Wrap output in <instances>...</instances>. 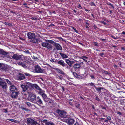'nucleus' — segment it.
Masks as SVG:
<instances>
[{
    "label": "nucleus",
    "mask_w": 125,
    "mask_h": 125,
    "mask_svg": "<svg viewBox=\"0 0 125 125\" xmlns=\"http://www.w3.org/2000/svg\"><path fill=\"white\" fill-rule=\"evenodd\" d=\"M107 119L109 120H110L111 119V118L110 116H108L107 117Z\"/></svg>",
    "instance_id": "69168bd1"
},
{
    "label": "nucleus",
    "mask_w": 125,
    "mask_h": 125,
    "mask_svg": "<svg viewBox=\"0 0 125 125\" xmlns=\"http://www.w3.org/2000/svg\"><path fill=\"white\" fill-rule=\"evenodd\" d=\"M72 28L74 30V31H75L76 33H78L77 31L76 30L75 28L74 27H73Z\"/></svg>",
    "instance_id": "49530a36"
},
{
    "label": "nucleus",
    "mask_w": 125,
    "mask_h": 125,
    "mask_svg": "<svg viewBox=\"0 0 125 125\" xmlns=\"http://www.w3.org/2000/svg\"><path fill=\"white\" fill-rule=\"evenodd\" d=\"M118 64L120 66H121L122 64L121 62L120 61L118 63Z\"/></svg>",
    "instance_id": "0e129e2a"
},
{
    "label": "nucleus",
    "mask_w": 125,
    "mask_h": 125,
    "mask_svg": "<svg viewBox=\"0 0 125 125\" xmlns=\"http://www.w3.org/2000/svg\"><path fill=\"white\" fill-rule=\"evenodd\" d=\"M104 53H100L99 54L100 55L101 57H103V56L104 55Z\"/></svg>",
    "instance_id": "09e8293b"
},
{
    "label": "nucleus",
    "mask_w": 125,
    "mask_h": 125,
    "mask_svg": "<svg viewBox=\"0 0 125 125\" xmlns=\"http://www.w3.org/2000/svg\"><path fill=\"white\" fill-rule=\"evenodd\" d=\"M59 54L63 59L67 58L68 57V54H65L64 53H60Z\"/></svg>",
    "instance_id": "6ab92c4d"
},
{
    "label": "nucleus",
    "mask_w": 125,
    "mask_h": 125,
    "mask_svg": "<svg viewBox=\"0 0 125 125\" xmlns=\"http://www.w3.org/2000/svg\"><path fill=\"white\" fill-rule=\"evenodd\" d=\"M97 91L98 92H99V93L101 92V90L102 89H103V88L99 87V88L96 87L95 88Z\"/></svg>",
    "instance_id": "7c9ffc66"
},
{
    "label": "nucleus",
    "mask_w": 125,
    "mask_h": 125,
    "mask_svg": "<svg viewBox=\"0 0 125 125\" xmlns=\"http://www.w3.org/2000/svg\"><path fill=\"white\" fill-rule=\"evenodd\" d=\"M103 72L105 74H107L108 75H109L110 74V73L108 72L107 71L105 70H103Z\"/></svg>",
    "instance_id": "4c0bfd02"
},
{
    "label": "nucleus",
    "mask_w": 125,
    "mask_h": 125,
    "mask_svg": "<svg viewBox=\"0 0 125 125\" xmlns=\"http://www.w3.org/2000/svg\"><path fill=\"white\" fill-rule=\"evenodd\" d=\"M41 44L42 46L47 48L48 49L52 50V45L46 42H42Z\"/></svg>",
    "instance_id": "7ed1b4c3"
},
{
    "label": "nucleus",
    "mask_w": 125,
    "mask_h": 125,
    "mask_svg": "<svg viewBox=\"0 0 125 125\" xmlns=\"http://www.w3.org/2000/svg\"><path fill=\"white\" fill-rule=\"evenodd\" d=\"M0 54L3 55L7 54L6 52L3 50L1 49H0Z\"/></svg>",
    "instance_id": "cd10ccee"
},
{
    "label": "nucleus",
    "mask_w": 125,
    "mask_h": 125,
    "mask_svg": "<svg viewBox=\"0 0 125 125\" xmlns=\"http://www.w3.org/2000/svg\"><path fill=\"white\" fill-rule=\"evenodd\" d=\"M91 5L92 6H95V3L93 2H92L91 3Z\"/></svg>",
    "instance_id": "13d9d810"
},
{
    "label": "nucleus",
    "mask_w": 125,
    "mask_h": 125,
    "mask_svg": "<svg viewBox=\"0 0 125 125\" xmlns=\"http://www.w3.org/2000/svg\"><path fill=\"white\" fill-rule=\"evenodd\" d=\"M46 41L49 42V43L52 44L54 45L55 44V43H56L53 41L51 40H46Z\"/></svg>",
    "instance_id": "c85d7f7f"
},
{
    "label": "nucleus",
    "mask_w": 125,
    "mask_h": 125,
    "mask_svg": "<svg viewBox=\"0 0 125 125\" xmlns=\"http://www.w3.org/2000/svg\"><path fill=\"white\" fill-rule=\"evenodd\" d=\"M54 45L57 50H62V48L59 44L56 43Z\"/></svg>",
    "instance_id": "ddd939ff"
},
{
    "label": "nucleus",
    "mask_w": 125,
    "mask_h": 125,
    "mask_svg": "<svg viewBox=\"0 0 125 125\" xmlns=\"http://www.w3.org/2000/svg\"><path fill=\"white\" fill-rule=\"evenodd\" d=\"M78 8H79L80 9H82V7L81 6V5H80V4L78 5Z\"/></svg>",
    "instance_id": "680f3d73"
},
{
    "label": "nucleus",
    "mask_w": 125,
    "mask_h": 125,
    "mask_svg": "<svg viewBox=\"0 0 125 125\" xmlns=\"http://www.w3.org/2000/svg\"><path fill=\"white\" fill-rule=\"evenodd\" d=\"M65 66L66 67H65L68 69H70V67L67 66V64H65Z\"/></svg>",
    "instance_id": "5fc2aeb1"
},
{
    "label": "nucleus",
    "mask_w": 125,
    "mask_h": 125,
    "mask_svg": "<svg viewBox=\"0 0 125 125\" xmlns=\"http://www.w3.org/2000/svg\"><path fill=\"white\" fill-rule=\"evenodd\" d=\"M90 77H91V78L92 79H94L95 78V77L93 75H91Z\"/></svg>",
    "instance_id": "603ef678"
},
{
    "label": "nucleus",
    "mask_w": 125,
    "mask_h": 125,
    "mask_svg": "<svg viewBox=\"0 0 125 125\" xmlns=\"http://www.w3.org/2000/svg\"><path fill=\"white\" fill-rule=\"evenodd\" d=\"M24 74L26 75V76H27L29 77L31 76V75L29 74V73H24Z\"/></svg>",
    "instance_id": "c03bdc74"
},
{
    "label": "nucleus",
    "mask_w": 125,
    "mask_h": 125,
    "mask_svg": "<svg viewBox=\"0 0 125 125\" xmlns=\"http://www.w3.org/2000/svg\"><path fill=\"white\" fill-rule=\"evenodd\" d=\"M12 57L14 59L17 60H20L21 59V55L19 56L15 54L13 55Z\"/></svg>",
    "instance_id": "f3484780"
},
{
    "label": "nucleus",
    "mask_w": 125,
    "mask_h": 125,
    "mask_svg": "<svg viewBox=\"0 0 125 125\" xmlns=\"http://www.w3.org/2000/svg\"><path fill=\"white\" fill-rule=\"evenodd\" d=\"M88 57L85 56H82L81 57H80V58L83 59V60H84L86 62H87V60L84 59H88Z\"/></svg>",
    "instance_id": "473e14b6"
},
{
    "label": "nucleus",
    "mask_w": 125,
    "mask_h": 125,
    "mask_svg": "<svg viewBox=\"0 0 125 125\" xmlns=\"http://www.w3.org/2000/svg\"><path fill=\"white\" fill-rule=\"evenodd\" d=\"M18 65H20L24 68H27V66L26 65L25 62H19L18 63Z\"/></svg>",
    "instance_id": "2eb2a0df"
},
{
    "label": "nucleus",
    "mask_w": 125,
    "mask_h": 125,
    "mask_svg": "<svg viewBox=\"0 0 125 125\" xmlns=\"http://www.w3.org/2000/svg\"><path fill=\"white\" fill-rule=\"evenodd\" d=\"M50 61L52 62H55L56 61H54V60L52 59H51Z\"/></svg>",
    "instance_id": "3c124183"
},
{
    "label": "nucleus",
    "mask_w": 125,
    "mask_h": 125,
    "mask_svg": "<svg viewBox=\"0 0 125 125\" xmlns=\"http://www.w3.org/2000/svg\"><path fill=\"white\" fill-rule=\"evenodd\" d=\"M57 113L59 116L62 117L66 118L67 116L66 112L63 111L59 110L57 111Z\"/></svg>",
    "instance_id": "39448f33"
},
{
    "label": "nucleus",
    "mask_w": 125,
    "mask_h": 125,
    "mask_svg": "<svg viewBox=\"0 0 125 125\" xmlns=\"http://www.w3.org/2000/svg\"><path fill=\"white\" fill-rule=\"evenodd\" d=\"M100 22L101 23H102L103 24H104V25H106V23L105 22H104V21H101Z\"/></svg>",
    "instance_id": "bf43d9fd"
},
{
    "label": "nucleus",
    "mask_w": 125,
    "mask_h": 125,
    "mask_svg": "<svg viewBox=\"0 0 125 125\" xmlns=\"http://www.w3.org/2000/svg\"><path fill=\"white\" fill-rule=\"evenodd\" d=\"M19 94V92H18L13 91L12 92L11 94V96L13 98H16Z\"/></svg>",
    "instance_id": "f8f14e48"
},
{
    "label": "nucleus",
    "mask_w": 125,
    "mask_h": 125,
    "mask_svg": "<svg viewBox=\"0 0 125 125\" xmlns=\"http://www.w3.org/2000/svg\"><path fill=\"white\" fill-rule=\"evenodd\" d=\"M27 35L29 39H32L33 38L35 37L36 36L34 33L31 32H28L27 33Z\"/></svg>",
    "instance_id": "9d476101"
},
{
    "label": "nucleus",
    "mask_w": 125,
    "mask_h": 125,
    "mask_svg": "<svg viewBox=\"0 0 125 125\" xmlns=\"http://www.w3.org/2000/svg\"><path fill=\"white\" fill-rule=\"evenodd\" d=\"M73 74L75 77L79 78H80L81 76L80 75L77 74L75 72H73Z\"/></svg>",
    "instance_id": "393cba45"
},
{
    "label": "nucleus",
    "mask_w": 125,
    "mask_h": 125,
    "mask_svg": "<svg viewBox=\"0 0 125 125\" xmlns=\"http://www.w3.org/2000/svg\"><path fill=\"white\" fill-rule=\"evenodd\" d=\"M107 4L108 5H109L111 6L113 8H114V6L112 4L110 3V2H109L107 3Z\"/></svg>",
    "instance_id": "ea45409f"
},
{
    "label": "nucleus",
    "mask_w": 125,
    "mask_h": 125,
    "mask_svg": "<svg viewBox=\"0 0 125 125\" xmlns=\"http://www.w3.org/2000/svg\"><path fill=\"white\" fill-rule=\"evenodd\" d=\"M0 86L3 89L7 88V84L6 82L3 81V78L0 77Z\"/></svg>",
    "instance_id": "20e7f679"
},
{
    "label": "nucleus",
    "mask_w": 125,
    "mask_h": 125,
    "mask_svg": "<svg viewBox=\"0 0 125 125\" xmlns=\"http://www.w3.org/2000/svg\"><path fill=\"white\" fill-rule=\"evenodd\" d=\"M73 67L75 69H78L80 67V65H79L78 63H76L74 65Z\"/></svg>",
    "instance_id": "a878e982"
},
{
    "label": "nucleus",
    "mask_w": 125,
    "mask_h": 125,
    "mask_svg": "<svg viewBox=\"0 0 125 125\" xmlns=\"http://www.w3.org/2000/svg\"><path fill=\"white\" fill-rule=\"evenodd\" d=\"M74 125H79V123L78 122H76Z\"/></svg>",
    "instance_id": "774afa93"
},
{
    "label": "nucleus",
    "mask_w": 125,
    "mask_h": 125,
    "mask_svg": "<svg viewBox=\"0 0 125 125\" xmlns=\"http://www.w3.org/2000/svg\"><path fill=\"white\" fill-rule=\"evenodd\" d=\"M46 125H55V124L52 122H46L45 123Z\"/></svg>",
    "instance_id": "2f4dec72"
},
{
    "label": "nucleus",
    "mask_w": 125,
    "mask_h": 125,
    "mask_svg": "<svg viewBox=\"0 0 125 125\" xmlns=\"http://www.w3.org/2000/svg\"><path fill=\"white\" fill-rule=\"evenodd\" d=\"M3 111L5 113H8V112L7 109H3Z\"/></svg>",
    "instance_id": "37998d69"
},
{
    "label": "nucleus",
    "mask_w": 125,
    "mask_h": 125,
    "mask_svg": "<svg viewBox=\"0 0 125 125\" xmlns=\"http://www.w3.org/2000/svg\"><path fill=\"white\" fill-rule=\"evenodd\" d=\"M16 88L14 85H12L10 86L9 87L10 92H13L16 90Z\"/></svg>",
    "instance_id": "aec40b11"
},
{
    "label": "nucleus",
    "mask_w": 125,
    "mask_h": 125,
    "mask_svg": "<svg viewBox=\"0 0 125 125\" xmlns=\"http://www.w3.org/2000/svg\"><path fill=\"white\" fill-rule=\"evenodd\" d=\"M33 84L29 82H25L23 83L21 86L22 88V91L25 92L28 89H33Z\"/></svg>",
    "instance_id": "f257e3e1"
},
{
    "label": "nucleus",
    "mask_w": 125,
    "mask_h": 125,
    "mask_svg": "<svg viewBox=\"0 0 125 125\" xmlns=\"http://www.w3.org/2000/svg\"><path fill=\"white\" fill-rule=\"evenodd\" d=\"M27 124L29 125H33L37 124V123L36 121H34L32 119L30 118L28 119Z\"/></svg>",
    "instance_id": "423d86ee"
},
{
    "label": "nucleus",
    "mask_w": 125,
    "mask_h": 125,
    "mask_svg": "<svg viewBox=\"0 0 125 125\" xmlns=\"http://www.w3.org/2000/svg\"><path fill=\"white\" fill-rule=\"evenodd\" d=\"M52 26H55V25L52 23H51L48 25V27H50Z\"/></svg>",
    "instance_id": "864d4df0"
},
{
    "label": "nucleus",
    "mask_w": 125,
    "mask_h": 125,
    "mask_svg": "<svg viewBox=\"0 0 125 125\" xmlns=\"http://www.w3.org/2000/svg\"><path fill=\"white\" fill-rule=\"evenodd\" d=\"M58 39H59L61 41H65V40L64 39H63L62 37H58Z\"/></svg>",
    "instance_id": "a19ab883"
},
{
    "label": "nucleus",
    "mask_w": 125,
    "mask_h": 125,
    "mask_svg": "<svg viewBox=\"0 0 125 125\" xmlns=\"http://www.w3.org/2000/svg\"><path fill=\"white\" fill-rule=\"evenodd\" d=\"M32 58L34 59H37L38 58L37 57L35 56H33L32 57Z\"/></svg>",
    "instance_id": "a18cd8bd"
},
{
    "label": "nucleus",
    "mask_w": 125,
    "mask_h": 125,
    "mask_svg": "<svg viewBox=\"0 0 125 125\" xmlns=\"http://www.w3.org/2000/svg\"><path fill=\"white\" fill-rule=\"evenodd\" d=\"M31 19L32 20H37V18L36 17H32L31 18Z\"/></svg>",
    "instance_id": "4d7b16f0"
},
{
    "label": "nucleus",
    "mask_w": 125,
    "mask_h": 125,
    "mask_svg": "<svg viewBox=\"0 0 125 125\" xmlns=\"http://www.w3.org/2000/svg\"><path fill=\"white\" fill-rule=\"evenodd\" d=\"M7 65L1 63V67H0L4 70H5L7 69Z\"/></svg>",
    "instance_id": "5701e85b"
},
{
    "label": "nucleus",
    "mask_w": 125,
    "mask_h": 125,
    "mask_svg": "<svg viewBox=\"0 0 125 125\" xmlns=\"http://www.w3.org/2000/svg\"><path fill=\"white\" fill-rule=\"evenodd\" d=\"M66 62L70 67L72 66V64L75 62L74 61H71L69 59H66Z\"/></svg>",
    "instance_id": "4468645a"
},
{
    "label": "nucleus",
    "mask_w": 125,
    "mask_h": 125,
    "mask_svg": "<svg viewBox=\"0 0 125 125\" xmlns=\"http://www.w3.org/2000/svg\"><path fill=\"white\" fill-rule=\"evenodd\" d=\"M79 65H80V67H81L82 66L83 64V63L82 62H81L80 63H78Z\"/></svg>",
    "instance_id": "de8ad7c7"
},
{
    "label": "nucleus",
    "mask_w": 125,
    "mask_h": 125,
    "mask_svg": "<svg viewBox=\"0 0 125 125\" xmlns=\"http://www.w3.org/2000/svg\"><path fill=\"white\" fill-rule=\"evenodd\" d=\"M30 42H32L36 43L39 42V40L37 38H33L31 40Z\"/></svg>",
    "instance_id": "412c9836"
},
{
    "label": "nucleus",
    "mask_w": 125,
    "mask_h": 125,
    "mask_svg": "<svg viewBox=\"0 0 125 125\" xmlns=\"http://www.w3.org/2000/svg\"><path fill=\"white\" fill-rule=\"evenodd\" d=\"M86 85L87 86H91L92 87H94L95 88L96 87V86L94 83L92 82H91L88 84H86Z\"/></svg>",
    "instance_id": "b1692460"
},
{
    "label": "nucleus",
    "mask_w": 125,
    "mask_h": 125,
    "mask_svg": "<svg viewBox=\"0 0 125 125\" xmlns=\"http://www.w3.org/2000/svg\"><path fill=\"white\" fill-rule=\"evenodd\" d=\"M34 87L36 89L39 90L41 89L36 84H33V89Z\"/></svg>",
    "instance_id": "72a5a7b5"
},
{
    "label": "nucleus",
    "mask_w": 125,
    "mask_h": 125,
    "mask_svg": "<svg viewBox=\"0 0 125 125\" xmlns=\"http://www.w3.org/2000/svg\"><path fill=\"white\" fill-rule=\"evenodd\" d=\"M56 70L58 73L62 75H65V73L61 69L57 68Z\"/></svg>",
    "instance_id": "4be33fe9"
},
{
    "label": "nucleus",
    "mask_w": 125,
    "mask_h": 125,
    "mask_svg": "<svg viewBox=\"0 0 125 125\" xmlns=\"http://www.w3.org/2000/svg\"><path fill=\"white\" fill-rule=\"evenodd\" d=\"M93 27H94V29L96 30H98L99 29V28H97V27L96 26L95 24H94L93 26Z\"/></svg>",
    "instance_id": "79ce46f5"
},
{
    "label": "nucleus",
    "mask_w": 125,
    "mask_h": 125,
    "mask_svg": "<svg viewBox=\"0 0 125 125\" xmlns=\"http://www.w3.org/2000/svg\"><path fill=\"white\" fill-rule=\"evenodd\" d=\"M35 70L36 73H43L45 71V70L44 69L41 68L40 67L37 65L35 67Z\"/></svg>",
    "instance_id": "0eeeda50"
},
{
    "label": "nucleus",
    "mask_w": 125,
    "mask_h": 125,
    "mask_svg": "<svg viewBox=\"0 0 125 125\" xmlns=\"http://www.w3.org/2000/svg\"><path fill=\"white\" fill-rule=\"evenodd\" d=\"M94 45L97 46H98V43L97 42H94Z\"/></svg>",
    "instance_id": "6e6d98bb"
},
{
    "label": "nucleus",
    "mask_w": 125,
    "mask_h": 125,
    "mask_svg": "<svg viewBox=\"0 0 125 125\" xmlns=\"http://www.w3.org/2000/svg\"><path fill=\"white\" fill-rule=\"evenodd\" d=\"M50 100H51V101H49L47 103V104L48 105H49L51 106L53 104V101L52 100H51L50 99Z\"/></svg>",
    "instance_id": "c756f323"
},
{
    "label": "nucleus",
    "mask_w": 125,
    "mask_h": 125,
    "mask_svg": "<svg viewBox=\"0 0 125 125\" xmlns=\"http://www.w3.org/2000/svg\"><path fill=\"white\" fill-rule=\"evenodd\" d=\"M35 100L36 101V103L37 102L40 104H43V102L39 96H38L37 98H36Z\"/></svg>",
    "instance_id": "a211bd4d"
},
{
    "label": "nucleus",
    "mask_w": 125,
    "mask_h": 125,
    "mask_svg": "<svg viewBox=\"0 0 125 125\" xmlns=\"http://www.w3.org/2000/svg\"><path fill=\"white\" fill-rule=\"evenodd\" d=\"M5 81H6L8 84L11 85L12 84V82L8 79H5Z\"/></svg>",
    "instance_id": "f704fd0d"
},
{
    "label": "nucleus",
    "mask_w": 125,
    "mask_h": 125,
    "mask_svg": "<svg viewBox=\"0 0 125 125\" xmlns=\"http://www.w3.org/2000/svg\"><path fill=\"white\" fill-rule=\"evenodd\" d=\"M7 120H9V121H11L12 122H14V119H8Z\"/></svg>",
    "instance_id": "e2e57ef3"
},
{
    "label": "nucleus",
    "mask_w": 125,
    "mask_h": 125,
    "mask_svg": "<svg viewBox=\"0 0 125 125\" xmlns=\"http://www.w3.org/2000/svg\"><path fill=\"white\" fill-rule=\"evenodd\" d=\"M44 93L45 91L41 89L39 90L38 92V94L41 95H42V94H43Z\"/></svg>",
    "instance_id": "bb28decb"
},
{
    "label": "nucleus",
    "mask_w": 125,
    "mask_h": 125,
    "mask_svg": "<svg viewBox=\"0 0 125 125\" xmlns=\"http://www.w3.org/2000/svg\"><path fill=\"white\" fill-rule=\"evenodd\" d=\"M23 52L27 54H30L31 53V52H29V50L27 49L23 51Z\"/></svg>",
    "instance_id": "c9c22d12"
},
{
    "label": "nucleus",
    "mask_w": 125,
    "mask_h": 125,
    "mask_svg": "<svg viewBox=\"0 0 125 125\" xmlns=\"http://www.w3.org/2000/svg\"><path fill=\"white\" fill-rule=\"evenodd\" d=\"M7 25H8L9 26H12V24L11 23H9L8 22Z\"/></svg>",
    "instance_id": "052dcab7"
},
{
    "label": "nucleus",
    "mask_w": 125,
    "mask_h": 125,
    "mask_svg": "<svg viewBox=\"0 0 125 125\" xmlns=\"http://www.w3.org/2000/svg\"><path fill=\"white\" fill-rule=\"evenodd\" d=\"M26 104L29 107H30L31 106H33V105L34 106V105H31V103H30L29 102H26Z\"/></svg>",
    "instance_id": "e433bc0d"
},
{
    "label": "nucleus",
    "mask_w": 125,
    "mask_h": 125,
    "mask_svg": "<svg viewBox=\"0 0 125 125\" xmlns=\"http://www.w3.org/2000/svg\"><path fill=\"white\" fill-rule=\"evenodd\" d=\"M21 109H22L24 110L25 111H27V110H28V109L27 108H24V107H21Z\"/></svg>",
    "instance_id": "8fccbe9b"
},
{
    "label": "nucleus",
    "mask_w": 125,
    "mask_h": 125,
    "mask_svg": "<svg viewBox=\"0 0 125 125\" xmlns=\"http://www.w3.org/2000/svg\"><path fill=\"white\" fill-rule=\"evenodd\" d=\"M124 103H124L123 102H122L121 103V105H125V104H124Z\"/></svg>",
    "instance_id": "338daca9"
},
{
    "label": "nucleus",
    "mask_w": 125,
    "mask_h": 125,
    "mask_svg": "<svg viewBox=\"0 0 125 125\" xmlns=\"http://www.w3.org/2000/svg\"><path fill=\"white\" fill-rule=\"evenodd\" d=\"M57 78H59L61 80H62L63 79V77L61 75H59L57 76Z\"/></svg>",
    "instance_id": "58836bf2"
},
{
    "label": "nucleus",
    "mask_w": 125,
    "mask_h": 125,
    "mask_svg": "<svg viewBox=\"0 0 125 125\" xmlns=\"http://www.w3.org/2000/svg\"><path fill=\"white\" fill-rule=\"evenodd\" d=\"M57 63L58 65L62 66L63 67H66V63H65L62 60H57Z\"/></svg>",
    "instance_id": "1a4fd4ad"
},
{
    "label": "nucleus",
    "mask_w": 125,
    "mask_h": 125,
    "mask_svg": "<svg viewBox=\"0 0 125 125\" xmlns=\"http://www.w3.org/2000/svg\"><path fill=\"white\" fill-rule=\"evenodd\" d=\"M75 121L74 119L72 118H68L65 120V122L68 125H72Z\"/></svg>",
    "instance_id": "6e6552de"
},
{
    "label": "nucleus",
    "mask_w": 125,
    "mask_h": 125,
    "mask_svg": "<svg viewBox=\"0 0 125 125\" xmlns=\"http://www.w3.org/2000/svg\"><path fill=\"white\" fill-rule=\"evenodd\" d=\"M45 102H47L50 101V99L47 97L46 94L45 93L41 95Z\"/></svg>",
    "instance_id": "9b49d317"
},
{
    "label": "nucleus",
    "mask_w": 125,
    "mask_h": 125,
    "mask_svg": "<svg viewBox=\"0 0 125 125\" xmlns=\"http://www.w3.org/2000/svg\"><path fill=\"white\" fill-rule=\"evenodd\" d=\"M36 96L34 94H29L28 97L29 100L32 102L35 103H36Z\"/></svg>",
    "instance_id": "f03ea898"
},
{
    "label": "nucleus",
    "mask_w": 125,
    "mask_h": 125,
    "mask_svg": "<svg viewBox=\"0 0 125 125\" xmlns=\"http://www.w3.org/2000/svg\"><path fill=\"white\" fill-rule=\"evenodd\" d=\"M18 78L19 80H21L24 79L25 78V77L23 74L19 73L18 75Z\"/></svg>",
    "instance_id": "dca6fc26"
}]
</instances>
